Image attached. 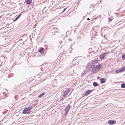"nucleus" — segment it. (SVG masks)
<instances>
[{
	"mask_svg": "<svg viewBox=\"0 0 125 125\" xmlns=\"http://www.w3.org/2000/svg\"><path fill=\"white\" fill-rule=\"evenodd\" d=\"M101 66V65L100 64L93 68L92 71L93 73H95L97 71H99L100 69Z\"/></svg>",
	"mask_w": 125,
	"mask_h": 125,
	"instance_id": "nucleus-1",
	"label": "nucleus"
},
{
	"mask_svg": "<svg viewBox=\"0 0 125 125\" xmlns=\"http://www.w3.org/2000/svg\"><path fill=\"white\" fill-rule=\"evenodd\" d=\"M70 105H68L67 106L66 108L64 110V111H65V113H64V115H66L68 112V111L70 110Z\"/></svg>",
	"mask_w": 125,
	"mask_h": 125,
	"instance_id": "nucleus-2",
	"label": "nucleus"
},
{
	"mask_svg": "<svg viewBox=\"0 0 125 125\" xmlns=\"http://www.w3.org/2000/svg\"><path fill=\"white\" fill-rule=\"evenodd\" d=\"M107 53H105L100 55L99 56L100 59H104L105 57V55Z\"/></svg>",
	"mask_w": 125,
	"mask_h": 125,
	"instance_id": "nucleus-3",
	"label": "nucleus"
},
{
	"mask_svg": "<svg viewBox=\"0 0 125 125\" xmlns=\"http://www.w3.org/2000/svg\"><path fill=\"white\" fill-rule=\"evenodd\" d=\"M70 90L69 89H67L65 91L63 95V97H65L69 93Z\"/></svg>",
	"mask_w": 125,
	"mask_h": 125,
	"instance_id": "nucleus-4",
	"label": "nucleus"
},
{
	"mask_svg": "<svg viewBox=\"0 0 125 125\" xmlns=\"http://www.w3.org/2000/svg\"><path fill=\"white\" fill-rule=\"evenodd\" d=\"M116 122L115 121L109 120L108 121V123L110 125H113Z\"/></svg>",
	"mask_w": 125,
	"mask_h": 125,
	"instance_id": "nucleus-5",
	"label": "nucleus"
},
{
	"mask_svg": "<svg viewBox=\"0 0 125 125\" xmlns=\"http://www.w3.org/2000/svg\"><path fill=\"white\" fill-rule=\"evenodd\" d=\"M30 112V111H29L28 110H27V109L25 108L23 110L22 113L23 114H28Z\"/></svg>",
	"mask_w": 125,
	"mask_h": 125,
	"instance_id": "nucleus-6",
	"label": "nucleus"
},
{
	"mask_svg": "<svg viewBox=\"0 0 125 125\" xmlns=\"http://www.w3.org/2000/svg\"><path fill=\"white\" fill-rule=\"evenodd\" d=\"M38 52L42 54L44 52V48H40L38 50Z\"/></svg>",
	"mask_w": 125,
	"mask_h": 125,
	"instance_id": "nucleus-7",
	"label": "nucleus"
},
{
	"mask_svg": "<svg viewBox=\"0 0 125 125\" xmlns=\"http://www.w3.org/2000/svg\"><path fill=\"white\" fill-rule=\"evenodd\" d=\"M93 90H87L86 92V95H87L90 94V93L92 92Z\"/></svg>",
	"mask_w": 125,
	"mask_h": 125,
	"instance_id": "nucleus-8",
	"label": "nucleus"
},
{
	"mask_svg": "<svg viewBox=\"0 0 125 125\" xmlns=\"http://www.w3.org/2000/svg\"><path fill=\"white\" fill-rule=\"evenodd\" d=\"M114 17L113 16H111L109 17L108 18V22H110L112 21Z\"/></svg>",
	"mask_w": 125,
	"mask_h": 125,
	"instance_id": "nucleus-9",
	"label": "nucleus"
},
{
	"mask_svg": "<svg viewBox=\"0 0 125 125\" xmlns=\"http://www.w3.org/2000/svg\"><path fill=\"white\" fill-rule=\"evenodd\" d=\"M101 83H103L105 82V80L104 78H102L100 80Z\"/></svg>",
	"mask_w": 125,
	"mask_h": 125,
	"instance_id": "nucleus-10",
	"label": "nucleus"
},
{
	"mask_svg": "<svg viewBox=\"0 0 125 125\" xmlns=\"http://www.w3.org/2000/svg\"><path fill=\"white\" fill-rule=\"evenodd\" d=\"M21 15V14H20L13 21H16L19 17H20Z\"/></svg>",
	"mask_w": 125,
	"mask_h": 125,
	"instance_id": "nucleus-11",
	"label": "nucleus"
},
{
	"mask_svg": "<svg viewBox=\"0 0 125 125\" xmlns=\"http://www.w3.org/2000/svg\"><path fill=\"white\" fill-rule=\"evenodd\" d=\"M26 108L27 109V110H28L29 111H30L33 108V107L32 106H31L28 107Z\"/></svg>",
	"mask_w": 125,
	"mask_h": 125,
	"instance_id": "nucleus-12",
	"label": "nucleus"
},
{
	"mask_svg": "<svg viewBox=\"0 0 125 125\" xmlns=\"http://www.w3.org/2000/svg\"><path fill=\"white\" fill-rule=\"evenodd\" d=\"M93 85L94 86L96 87V86L98 85L99 84H97L96 82H94L93 83Z\"/></svg>",
	"mask_w": 125,
	"mask_h": 125,
	"instance_id": "nucleus-13",
	"label": "nucleus"
},
{
	"mask_svg": "<svg viewBox=\"0 0 125 125\" xmlns=\"http://www.w3.org/2000/svg\"><path fill=\"white\" fill-rule=\"evenodd\" d=\"M45 92H44L42 93V94H41L38 96L39 98H41L42 96L45 95Z\"/></svg>",
	"mask_w": 125,
	"mask_h": 125,
	"instance_id": "nucleus-14",
	"label": "nucleus"
},
{
	"mask_svg": "<svg viewBox=\"0 0 125 125\" xmlns=\"http://www.w3.org/2000/svg\"><path fill=\"white\" fill-rule=\"evenodd\" d=\"M31 2V0H27L26 1V3L27 4H30Z\"/></svg>",
	"mask_w": 125,
	"mask_h": 125,
	"instance_id": "nucleus-15",
	"label": "nucleus"
},
{
	"mask_svg": "<svg viewBox=\"0 0 125 125\" xmlns=\"http://www.w3.org/2000/svg\"><path fill=\"white\" fill-rule=\"evenodd\" d=\"M125 70V66H124L120 69L121 72Z\"/></svg>",
	"mask_w": 125,
	"mask_h": 125,
	"instance_id": "nucleus-16",
	"label": "nucleus"
},
{
	"mask_svg": "<svg viewBox=\"0 0 125 125\" xmlns=\"http://www.w3.org/2000/svg\"><path fill=\"white\" fill-rule=\"evenodd\" d=\"M121 87L122 88H124L125 87V84L124 83H123L121 84Z\"/></svg>",
	"mask_w": 125,
	"mask_h": 125,
	"instance_id": "nucleus-17",
	"label": "nucleus"
},
{
	"mask_svg": "<svg viewBox=\"0 0 125 125\" xmlns=\"http://www.w3.org/2000/svg\"><path fill=\"white\" fill-rule=\"evenodd\" d=\"M122 57L123 60H125V54H123Z\"/></svg>",
	"mask_w": 125,
	"mask_h": 125,
	"instance_id": "nucleus-18",
	"label": "nucleus"
},
{
	"mask_svg": "<svg viewBox=\"0 0 125 125\" xmlns=\"http://www.w3.org/2000/svg\"><path fill=\"white\" fill-rule=\"evenodd\" d=\"M115 72L116 73H119L121 72L120 69V70H118L115 71Z\"/></svg>",
	"mask_w": 125,
	"mask_h": 125,
	"instance_id": "nucleus-19",
	"label": "nucleus"
},
{
	"mask_svg": "<svg viewBox=\"0 0 125 125\" xmlns=\"http://www.w3.org/2000/svg\"><path fill=\"white\" fill-rule=\"evenodd\" d=\"M116 7L117 8H118V9H117V10H118L120 9V7H119V6L118 5H117L116 6Z\"/></svg>",
	"mask_w": 125,
	"mask_h": 125,
	"instance_id": "nucleus-20",
	"label": "nucleus"
},
{
	"mask_svg": "<svg viewBox=\"0 0 125 125\" xmlns=\"http://www.w3.org/2000/svg\"><path fill=\"white\" fill-rule=\"evenodd\" d=\"M92 49V48L90 49V48L89 49V50L90 51V52H93V51H92L91 50Z\"/></svg>",
	"mask_w": 125,
	"mask_h": 125,
	"instance_id": "nucleus-21",
	"label": "nucleus"
},
{
	"mask_svg": "<svg viewBox=\"0 0 125 125\" xmlns=\"http://www.w3.org/2000/svg\"><path fill=\"white\" fill-rule=\"evenodd\" d=\"M3 94L4 96H5L6 95V93L5 92H3Z\"/></svg>",
	"mask_w": 125,
	"mask_h": 125,
	"instance_id": "nucleus-22",
	"label": "nucleus"
},
{
	"mask_svg": "<svg viewBox=\"0 0 125 125\" xmlns=\"http://www.w3.org/2000/svg\"><path fill=\"white\" fill-rule=\"evenodd\" d=\"M67 8V7L66 8H64L63 10L62 11V13L63 12L65 11L66 10V8Z\"/></svg>",
	"mask_w": 125,
	"mask_h": 125,
	"instance_id": "nucleus-23",
	"label": "nucleus"
},
{
	"mask_svg": "<svg viewBox=\"0 0 125 125\" xmlns=\"http://www.w3.org/2000/svg\"><path fill=\"white\" fill-rule=\"evenodd\" d=\"M36 25H37V24H35L34 25V27H33V28H34L36 26Z\"/></svg>",
	"mask_w": 125,
	"mask_h": 125,
	"instance_id": "nucleus-24",
	"label": "nucleus"
},
{
	"mask_svg": "<svg viewBox=\"0 0 125 125\" xmlns=\"http://www.w3.org/2000/svg\"><path fill=\"white\" fill-rule=\"evenodd\" d=\"M55 29H57V28H56V27H54V28H53V29H54V30H55Z\"/></svg>",
	"mask_w": 125,
	"mask_h": 125,
	"instance_id": "nucleus-25",
	"label": "nucleus"
},
{
	"mask_svg": "<svg viewBox=\"0 0 125 125\" xmlns=\"http://www.w3.org/2000/svg\"><path fill=\"white\" fill-rule=\"evenodd\" d=\"M87 20H90V19L89 18H88Z\"/></svg>",
	"mask_w": 125,
	"mask_h": 125,
	"instance_id": "nucleus-26",
	"label": "nucleus"
},
{
	"mask_svg": "<svg viewBox=\"0 0 125 125\" xmlns=\"http://www.w3.org/2000/svg\"><path fill=\"white\" fill-rule=\"evenodd\" d=\"M99 78V77H97V79H98V78Z\"/></svg>",
	"mask_w": 125,
	"mask_h": 125,
	"instance_id": "nucleus-27",
	"label": "nucleus"
},
{
	"mask_svg": "<svg viewBox=\"0 0 125 125\" xmlns=\"http://www.w3.org/2000/svg\"><path fill=\"white\" fill-rule=\"evenodd\" d=\"M1 17V16H0V18Z\"/></svg>",
	"mask_w": 125,
	"mask_h": 125,
	"instance_id": "nucleus-28",
	"label": "nucleus"
},
{
	"mask_svg": "<svg viewBox=\"0 0 125 125\" xmlns=\"http://www.w3.org/2000/svg\"><path fill=\"white\" fill-rule=\"evenodd\" d=\"M56 31V32H57V31Z\"/></svg>",
	"mask_w": 125,
	"mask_h": 125,
	"instance_id": "nucleus-29",
	"label": "nucleus"
}]
</instances>
